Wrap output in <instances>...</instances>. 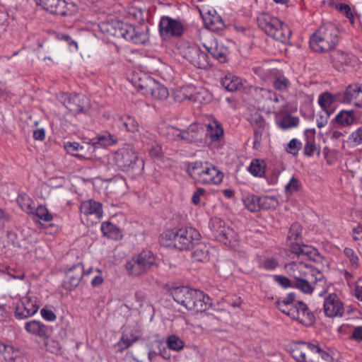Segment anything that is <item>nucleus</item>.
<instances>
[{
  "mask_svg": "<svg viewBox=\"0 0 362 362\" xmlns=\"http://www.w3.org/2000/svg\"><path fill=\"white\" fill-rule=\"evenodd\" d=\"M276 304L281 313L303 326H311L315 322L313 313L305 303L296 299L294 293H290L286 297L279 298Z\"/></svg>",
  "mask_w": 362,
  "mask_h": 362,
  "instance_id": "nucleus-1",
  "label": "nucleus"
},
{
  "mask_svg": "<svg viewBox=\"0 0 362 362\" xmlns=\"http://www.w3.org/2000/svg\"><path fill=\"white\" fill-rule=\"evenodd\" d=\"M276 304L281 313L303 326H311L315 322L313 313L305 303L296 299L294 293H290L286 297L279 298Z\"/></svg>",
  "mask_w": 362,
  "mask_h": 362,
  "instance_id": "nucleus-2",
  "label": "nucleus"
},
{
  "mask_svg": "<svg viewBox=\"0 0 362 362\" xmlns=\"http://www.w3.org/2000/svg\"><path fill=\"white\" fill-rule=\"evenodd\" d=\"M100 28L103 33L118 38H124L135 45H144L148 40V29L141 26L135 27L115 21L103 23Z\"/></svg>",
  "mask_w": 362,
  "mask_h": 362,
  "instance_id": "nucleus-3",
  "label": "nucleus"
},
{
  "mask_svg": "<svg viewBox=\"0 0 362 362\" xmlns=\"http://www.w3.org/2000/svg\"><path fill=\"white\" fill-rule=\"evenodd\" d=\"M199 233L193 228L168 230L160 237V242L166 246H173L179 250H188L200 240Z\"/></svg>",
  "mask_w": 362,
  "mask_h": 362,
  "instance_id": "nucleus-4",
  "label": "nucleus"
},
{
  "mask_svg": "<svg viewBox=\"0 0 362 362\" xmlns=\"http://www.w3.org/2000/svg\"><path fill=\"white\" fill-rule=\"evenodd\" d=\"M170 295L179 304L187 310L194 312H202L206 307V297L204 293L199 290L191 289L187 286H178L170 289Z\"/></svg>",
  "mask_w": 362,
  "mask_h": 362,
  "instance_id": "nucleus-5",
  "label": "nucleus"
},
{
  "mask_svg": "<svg viewBox=\"0 0 362 362\" xmlns=\"http://www.w3.org/2000/svg\"><path fill=\"white\" fill-rule=\"evenodd\" d=\"M339 41V30L332 23L322 25L310 40V48L316 52H325L332 49Z\"/></svg>",
  "mask_w": 362,
  "mask_h": 362,
  "instance_id": "nucleus-6",
  "label": "nucleus"
},
{
  "mask_svg": "<svg viewBox=\"0 0 362 362\" xmlns=\"http://www.w3.org/2000/svg\"><path fill=\"white\" fill-rule=\"evenodd\" d=\"M187 172L194 181L203 185H218L223 178V173L214 165L206 161L190 163Z\"/></svg>",
  "mask_w": 362,
  "mask_h": 362,
  "instance_id": "nucleus-7",
  "label": "nucleus"
},
{
  "mask_svg": "<svg viewBox=\"0 0 362 362\" xmlns=\"http://www.w3.org/2000/svg\"><path fill=\"white\" fill-rule=\"evenodd\" d=\"M258 25L267 35L284 44L289 43L291 31L288 26L276 17L262 13L257 18Z\"/></svg>",
  "mask_w": 362,
  "mask_h": 362,
  "instance_id": "nucleus-8",
  "label": "nucleus"
},
{
  "mask_svg": "<svg viewBox=\"0 0 362 362\" xmlns=\"http://www.w3.org/2000/svg\"><path fill=\"white\" fill-rule=\"evenodd\" d=\"M302 226L300 223L294 222L291 224L286 238V245L291 253L298 257H305L313 259L317 255V251L307 245L302 244Z\"/></svg>",
  "mask_w": 362,
  "mask_h": 362,
  "instance_id": "nucleus-9",
  "label": "nucleus"
},
{
  "mask_svg": "<svg viewBox=\"0 0 362 362\" xmlns=\"http://www.w3.org/2000/svg\"><path fill=\"white\" fill-rule=\"evenodd\" d=\"M133 83L146 96H151L154 99L162 100L166 99L169 95L166 87L145 74H141L138 78L134 77Z\"/></svg>",
  "mask_w": 362,
  "mask_h": 362,
  "instance_id": "nucleus-10",
  "label": "nucleus"
},
{
  "mask_svg": "<svg viewBox=\"0 0 362 362\" xmlns=\"http://www.w3.org/2000/svg\"><path fill=\"white\" fill-rule=\"evenodd\" d=\"M110 163L117 169L129 172L143 166L142 160L139 161L135 151L130 148H121L111 154Z\"/></svg>",
  "mask_w": 362,
  "mask_h": 362,
  "instance_id": "nucleus-11",
  "label": "nucleus"
},
{
  "mask_svg": "<svg viewBox=\"0 0 362 362\" xmlns=\"http://www.w3.org/2000/svg\"><path fill=\"white\" fill-rule=\"evenodd\" d=\"M155 262L156 258L153 252L149 250H143L128 261L125 268L129 275L140 276L149 271Z\"/></svg>",
  "mask_w": 362,
  "mask_h": 362,
  "instance_id": "nucleus-12",
  "label": "nucleus"
},
{
  "mask_svg": "<svg viewBox=\"0 0 362 362\" xmlns=\"http://www.w3.org/2000/svg\"><path fill=\"white\" fill-rule=\"evenodd\" d=\"M35 2L50 13L62 16L71 15L77 9L71 0H35Z\"/></svg>",
  "mask_w": 362,
  "mask_h": 362,
  "instance_id": "nucleus-13",
  "label": "nucleus"
},
{
  "mask_svg": "<svg viewBox=\"0 0 362 362\" xmlns=\"http://www.w3.org/2000/svg\"><path fill=\"white\" fill-rule=\"evenodd\" d=\"M210 228L214 237L226 245H231L238 239V233L233 228L226 226L225 222L218 218L211 219Z\"/></svg>",
  "mask_w": 362,
  "mask_h": 362,
  "instance_id": "nucleus-14",
  "label": "nucleus"
},
{
  "mask_svg": "<svg viewBox=\"0 0 362 362\" xmlns=\"http://www.w3.org/2000/svg\"><path fill=\"white\" fill-rule=\"evenodd\" d=\"M160 37L163 40L181 37L185 31L183 23L169 16H162L158 24Z\"/></svg>",
  "mask_w": 362,
  "mask_h": 362,
  "instance_id": "nucleus-15",
  "label": "nucleus"
},
{
  "mask_svg": "<svg viewBox=\"0 0 362 362\" xmlns=\"http://www.w3.org/2000/svg\"><path fill=\"white\" fill-rule=\"evenodd\" d=\"M39 309L36 298L30 296L23 297L17 303L14 316L18 320H23L34 315Z\"/></svg>",
  "mask_w": 362,
  "mask_h": 362,
  "instance_id": "nucleus-16",
  "label": "nucleus"
},
{
  "mask_svg": "<svg viewBox=\"0 0 362 362\" xmlns=\"http://www.w3.org/2000/svg\"><path fill=\"white\" fill-rule=\"evenodd\" d=\"M64 105L76 114L85 112L90 108L89 99L83 94L66 95Z\"/></svg>",
  "mask_w": 362,
  "mask_h": 362,
  "instance_id": "nucleus-17",
  "label": "nucleus"
},
{
  "mask_svg": "<svg viewBox=\"0 0 362 362\" xmlns=\"http://www.w3.org/2000/svg\"><path fill=\"white\" fill-rule=\"evenodd\" d=\"M324 310L329 317H341L344 313V304L335 293H329L325 298Z\"/></svg>",
  "mask_w": 362,
  "mask_h": 362,
  "instance_id": "nucleus-18",
  "label": "nucleus"
},
{
  "mask_svg": "<svg viewBox=\"0 0 362 362\" xmlns=\"http://www.w3.org/2000/svg\"><path fill=\"white\" fill-rule=\"evenodd\" d=\"M205 135V129L202 124H192L187 129H183L182 138L183 141L189 143L202 142Z\"/></svg>",
  "mask_w": 362,
  "mask_h": 362,
  "instance_id": "nucleus-19",
  "label": "nucleus"
},
{
  "mask_svg": "<svg viewBox=\"0 0 362 362\" xmlns=\"http://www.w3.org/2000/svg\"><path fill=\"white\" fill-rule=\"evenodd\" d=\"M80 212L86 216H94L100 219L103 215V205L99 202L89 199L81 202Z\"/></svg>",
  "mask_w": 362,
  "mask_h": 362,
  "instance_id": "nucleus-20",
  "label": "nucleus"
},
{
  "mask_svg": "<svg viewBox=\"0 0 362 362\" xmlns=\"http://www.w3.org/2000/svg\"><path fill=\"white\" fill-rule=\"evenodd\" d=\"M310 267L303 262H291L286 264L284 269L287 274L297 280L307 276L308 272L310 271Z\"/></svg>",
  "mask_w": 362,
  "mask_h": 362,
  "instance_id": "nucleus-21",
  "label": "nucleus"
},
{
  "mask_svg": "<svg viewBox=\"0 0 362 362\" xmlns=\"http://www.w3.org/2000/svg\"><path fill=\"white\" fill-rule=\"evenodd\" d=\"M204 47L211 57L221 63L227 61L228 51L223 45H219L216 40L205 43Z\"/></svg>",
  "mask_w": 362,
  "mask_h": 362,
  "instance_id": "nucleus-22",
  "label": "nucleus"
},
{
  "mask_svg": "<svg viewBox=\"0 0 362 362\" xmlns=\"http://www.w3.org/2000/svg\"><path fill=\"white\" fill-rule=\"evenodd\" d=\"M25 329L29 334L38 337L41 339L47 338L49 332L48 326L38 320H30L25 322Z\"/></svg>",
  "mask_w": 362,
  "mask_h": 362,
  "instance_id": "nucleus-23",
  "label": "nucleus"
},
{
  "mask_svg": "<svg viewBox=\"0 0 362 362\" xmlns=\"http://www.w3.org/2000/svg\"><path fill=\"white\" fill-rule=\"evenodd\" d=\"M308 362H332L333 358L318 346L310 344Z\"/></svg>",
  "mask_w": 362,
  "mask_h": 362,
  "instance_id": "nucleus-24",
  "label": "nucleus"
},
{
  "mask_svg": "<svg viewBox=\"0 0 362 362\" xmlns=\"http://www.w3.org/2000/svg\"><path fill=\"white\" fill-rule=\"evenodd\" d=\"M83 275L84 269L81 264H77L71 267L66 274L67 281L70 284L69 289L76 288L80 284Z\"/></svg>",
  "mask_w": 362,
  "mask_h": 362,
  "instance_id": "nucleus-25",
  "label": "nucleus"
},
{
  "mask_svg": "<svg viewBox=\"0 0 362 362\" xmlns=\"http://www.w3.org/2000/svg\"><path fill=\"white\" fill-rule=\"evenodd\" d=\"M330 57L334 66L339 69L341 66H353V61L355 60L354 55L345 53L341 50H337L332 52Z\"/></svg>",
  "mask_w": 362,
  "mask_h": 362,
  "instance_id": "nucleus-26",
  "label": "nucleus"
},
{
  "mask_svg": "<svg viewBox=\"0 0 362 362\" xmlns=\"http://www.w3.org/2000/svg\"><path fill=\"white\" fill-rule=\"evenodd\" d=\"M335 101L336 97L329 92H325L320 95L318 98V104L325 112L327 117H329V116L334 112L332 105Z\"/></svg>",
  "mask_w": 362,
  "mask_h": 362,
  "instance_id": "nucleus-27",
  "label": "nucleus"
},
{
  "mask_svg": "<svg viewBox=\"0 0 362 362\" xmlns=\"http://www.w3.org/2000/svg\"><path fill=\"white\" fill-rule=\"evenodd\" d=\"M345 98L349 101L354 100L355 105L362 107V84H354L348 86Z\"/></svg>",
  "mask_w": 362,
  "mask_h": 362,
  "instance_id": "nucleus-28",
  "label": "nucleus"
},
{
  "mask_svg": "<svg viewBox=\"0 0 362 362\" xmlns=\"http://www.w3.org/2000/svg\"><path fill=\"white\" fill-rule=\"evenodd\" d=\"M194 250L192 253V257L194 261L204 262L209 259V247L204 243L198 241V243L192 247Z\"/></svg>",
  "mask_w": 362,
  "mask_h": 362,
  "instance_id": "nucleus-29",
  "label": "nucleus"
},
{
  "mask_svg": "<svg viewBox=\"0 0 362 362\" xmlns=\"http://www.w3.org/2000/svg\"><path fill=\"white\" fill-rule=\"evenodd\" d=\"M221 83L222 86L230 92L238 90L243 86L242 78L230 73L221 79Z\"/></svg>",
  "mask_w": 362,
  "mask_h": 362,
  "instance_id": "nucleus-30",
  "label": "nucleus"
},
{
  "mask_svg": "<svg viewBox=\"0 0 362 362\" xmlns=\"http://www.w3.org/2000/svg\"><path fill=\"white\" fill-rule=\"evenodd\" d=\"M118 141L117 137L111 134L108 132H104L100 134H98L93 140V146L95 148V146L99 145L100 146L107 147L113 144H117Z\"/></svg>",
  "mask_w": 362,
  "mask_h": 362,
  "instance_id": "nucleus-31",
  "label": "nucleus"
},
{
  "mask_svg": "<svg viewBox=\"0 0 362 362\" xmlns=\"http://www.w3.org/2000/svg\"><path fill=\"white\" fill-rule=\"evenodd\" d=\"M310 343H300L291 351L293 358L298 362H308Z\"/></svg>",
  "mask_w": 362,
  "mask_h": 362,
  "instance_id": "nucleus-32",
  "label": "nucleus"
},
{
  "mask_svg": "<svg viewBox=\"0 0 362 362\" xmlns=\"http://www.w3.org/2000/svg\"><path fill=\"white\" fill-rule=\"evenodd\" d=\"M356 120L355 112L353 110H341L335 117L334 121L341 127H349Z\"/></svg>",
  "mask_w": 362,
  "mask_h": 362,
  "instance_id": "nucleus-33",
  "label": "nucleus"
},
{
  "mask_svg": "<svg viewBox=\"0 0 362 362\" xmlns=\"http://www.w3.org/2000/svg\"><path fill=\"white\" fill-rule=\"evenodd\" d=\"M103 235L112 240H119L122 238L120 229L110 222H104L101 225Z\"/></svg>",
  "mask_w": 362,
  "mask_h": 362,
  "instance_id": "nucleus-34",
  "label": "nucleus"
},
{
  "mask_svg": "<svg viewBox=\"0 0 362 362\" xmlns=\"http://www.w3.org/2000/svg\"><path fill=\"white\" fill-rule=\"evenodd\" d=\"M245 206L251 212L260 211V197L253 194H245L243 197Z\"/></svg>",
  "mask_w": 362,
  "mask_h": 362,
  "instance_id": "nucleus-35",
  "label": "nucleus"
},
{
  "mask_svg": "<svg viewBox=\"0 0 362 362\" xmlns=\"http://www.w3.org/2000/svg\"><path fill=\"white\" fill-rule=\"evenodd\" d=\"M208 135L212 141H218L223 135V129L221 123L214 120L207 125V132L205 135Z\"/></svg>",
  "mask_w": 362,
  "mask_h": 362,
  "instance_id": "nucleus-36",
  "label": "nucleus"
},
{
  "mask_svg": "<svg viewBox=\"0 0 362 362\" xmlns=\"http://www.w3.org/2000/svg\"><path fill=\"white\" fill-rule=\"evenodd\" d=\"M119 122L126 131L132 133L139 132V125L135 118L129 115H122L119 117Z\"/></svg>",
  "mask_w": 362,
  "mask_h": 362,
  "instance_id": "nucleus-37",
  "label": "nucleus"
},
{
  "mask_svg": "<svg viewBox=\"0 0 362 362\" xmlns=\"http://www.w3.org/2000/svg\"><path fill=\"white\" fill-rule=\"evenodd\" d=\"M17 202L21 209L28 214H35V206L33 201L28 195L20 194L17 198Z\"/></svg>",
  "mask_w": 362,
  "mask_h": 362,
  "instance_id": "nucleus-38",
  "label": "nucleus"
},
{
  "mask_svg": "<svg viewBox=\"0 0 362 362\" xmlns=\"http://www.w3.org/2000/svg\"><path fill=\"white\" fill-rule=\"evenodd\" d=\"M310 271L308 272L307 276L308 279H310L313 286L315 288L317 286H323L325 283V279L323 274L316 269L315 267L310 266Z\"/></svg>",
  "mask_w": 362,
  "mask_h": 362,
  "instance_id": "nucleus-39",
  "label": "nucleus"
},
{
  "mask_svg": "<svg viewBox=\"0 0 362 362\" xmlns=\"http://www.w3.org/2000/svg\"><path fill=\"white\" fill-rule=\"evenodd\" d=\"M0 354L6 361H12L18 357L19 351L0 341Z\"/></svg>",
  "mask_w": 362,
  "mask_h": 362,
  "instance_id": "nucleus-40",
  "label": "nucleus"
},
{
  "mask_svg": "<svg viewBox=\"0 0 362 362\" xmlns=\"http://www.w3.org/2000/svg\"><path fill=\"white\" fill-rule=\"evenodd\" d=\"M259 267L267 271H274L279 267V260L276 256L264 257L260 260Z\"/></svg>",
  "mask_w": 362,
  "mask_h": 362,
  "instance_id": "nucleus-41",
  "label": "nucleus"
},
{
  "mask_svg": "<svg viewBox=\"0 0 362 362\" xmlns=\"http://www.w3.org/2000/svg\"><path fill=\"white\" fill-rule=\"evenodd\" d=\"M64 148L66 152L80 159L87 158V153H76L77 151H83L85 148L83 145H80L77 142H67L64 144Z\"/></svg>",
  "mask_w": 362,
  "mask_h": 362,
  "instance_id": "nucleus-42",
  "label": "nucleus"
},
{
  "mask_svg": "<svg viewBox=\"0 0 362 362\" xmlns=\"http://www.w3.org/2000/svg\"><path fill=\"white\" fill-rule=\"evenodd\" d=\"M139 337L138 335H134L133 333H129L127 332H124L122 334V336L121 337V339L118 342V346L120 347V351H123L129 346H132V344L136 341L139 339Z\"/></svg>",
  "mask_w": 362,
  "mask_h": 362,
  "instance_id": "nucleus-43",
  "label": "nucleus"
},
{
  "mask_svg": "<svg viewBox=\"0 0 362 362\" xmlns=\"http://www.w3.org/2000/svg\"><path fill=\"white\" fill-rule=\"evenodd\" d=\"M255 122L257 127H254V147L259 146L262 139L263 131L264 129L265 121L262 117L259 116L255 119Z\"/></svg>",
  "mask_w": 362,
  "mask_h": 362,
  "instance_id": "nucleus-44",
  "label": "nucleus"
},
{
  "mask_svg": "<svg viewBox=\"0 0 362 362\" xmlns=\"http://www.w3.org/2000/svg\"><path fill=\"white\" fill-rule=\"evenodd\" d=\"M248 170L252 175L262 177L265 173L264 162L259 159H255L251 162Z\"/></svg>",
  "mask_w": 362,
  "mask_h": 362,
  "instance_id": "nucleus-45",
  "label": "nucleus"
},
{
  "mask_svg": "<svg viewBox=\"0 0 362 362\" xmlns=\"http://www.w3.org/2000/svg\"><path fill=\"white\" fill-rule=\"evenodd\" d=\"M298 122L299 119L298 117L286 115L277 121V124L282 129H288L298 126Z\"/></svg>",
  "mask_w": 362,
  "mask_h": 362,
  "instance_id": "nucleus-46",
  "label": "nucleus"
},
{
  "mask_svg": "<svg viewBox=\"0 0 362 362\" xmlns=\"http://www.w3.org/2000/svg\"><path fill=\"white\" fill-rule=\"evenodd\" d=\"M290 86V81L284 76H276L272 82L273 88L280 92H287Z\"/></svg>",
  "mask_w": 362,
  "mask_h": 362,
  "instance_id": "nucleus-47",
  "label": "nucleus"
},
{
  "mask_svg": "<svg viewBox=\"0 0 362 362\" xmlns=\"http://www.w3.org/2000/svg\"><path fill=\"white\" fill-rule=\"evenodd\" d=\"M293 287L305 293H311L315 289L310 279H308V277L300 278L296 280Z\"/></svg>",
  "mask_w": 362,
  "mask_h": 362,
  "instance_id": "nucleus-48",
  "label": "nucleus"
},
{
  "mask_svg": "<svg viewBox=\"0 0 362 362\" xmlns=\"http://www.w3.org/2000/svg\"><path fill=\"white\" fill-rule=\"evenodd\" d=\"M279 204L277 199L274 196L260 197V210L275 209Z\"/></svg>",
  "mask_w": 362,
  "mask_h": 362,
  "instance_id": "nucleus-49",
  "label": "nucleus"
},
{
  "mask_svg": "<svg viewBox=\"0 0 362 362\" xmlns=\"http://www.w3.org/2000/svg\"><path fill=\"white\" fill-rule=\"evenodd\" d=\"M199 51L200 48L196 45L189 46L183 51V57L193 65Z\"/></svg>",
  "mask_w": 362,
  "mask_h": 362,
  "instance_id": "nucleus-50",
  "label": "nucleus"
},
{
  "mask_svg": "<svg viewBox=\"0 0 362 362\" xmlns=\"http://www.w3.org/2000/svg\"><path fill=\"white\" fill-rule=\"evenodd\" d=\"M344 255L346 258L349 259L352 268L358 269L359 267V258L356 252L352 248L345 247L344 250Z\"/></svg>",
  "mask_w": 362,
  "mask_h": 362,
  "instance_id": "nucleus-51",
  "label": "nucleus"
},
{
  "mask_svg": "<svg viewBox=\"0 0 362 362\" xmlns=\"http://www.w3.org/2000/svg\"><path fill=\"white\" fill-rule=\"evenodd\" d=\"M193 65L199 69H207L210 66L208 54L200 49Z\"/></svg>",
  "mask_w": 362,
  "mask_h": 362,
  "instance_id": "nucleus-52",
  "label": "nucleus"
},
{
  "mask_svg": "<svg viewBox=\"0 0 362 362\" xmlns=\"http://www.w3.org/2000/svg\"><path fill=\"white\" fill-rule=\"evenodd\" d=\"M45 341V346L47 351L57 354L59 353L61 350V344L58 341L54 340L53 339L47 338L44 339Z\"/></svg>",
  "mask_w": 362,
  "mask_h": 362,
  "instance_id": "nucleus-53",
  "label": "nucleus"
},
{
  "mask_svg": "<svg viewBox=\"0 0 362 362\" xmlns=\"http://www.w3.org/2000/svg\"><path fill=\"white\" fill-rule=\"evenodd\" d=\"M167 344L173 351H180L184 347L183 341L177 336L171 335L168 338Z\"/></svg>",
  "mask_w": 362,
  "mask_h": 362,
  "instance_id": "nucleus-54",
  "label": "nucleus"
},
{
  "mask_svg": "<svg viewBox=\"0 0 362 362\" xmlns=\"http://www.w3.org/2000/svg\"><path fill=\"white\" fill-rule=\"evenodd\" d=\"M335 8L341 14L344 15L350 21L351 24H354V16L349 5L345 4H336Z\"/></svg>",
  "mask_w": 362,
  "mask_h": 362,
  "instance_id": "nucleus-55",
  "label": "nucleus"
},
{
  "mask_svg": "<svg viewBox=\"0 0 362 362\" xmlns=\"http://www.w3.org/2000/svg\"><path fill=\"white\" fill-rule=\"evenodd\" d=\"M39 218L44 221H50L53 219V217L51 214L49 213L47 209L42 206L40 205L35 209V214Z\"/></svg>",
  "mask_w": 362,
  "mask_h": 362,
  "instance_id": "nucleus-56",
  "label": "nucleus"
},
{
  "mask_svg": "<svg viewBox=\"0 0 362 362\" xmlns=\"http://www.w3.org/2000/svg\"><path fill=\"white\" fill-rule=\"evenodd\" d=\"M207 23L211 30H223L225 28L221 17L216 15H213Z\"/></svg>",
  "mask_w": 362,
  "mask_h": 362,
  "instance_id": "nucleus-57",
  "label": "nucleus"
},
{
  "mask_svg": "<svg viewBox=\"0 0 362 362\" xmlns=\"http://www.w3.org/2000/svg\"><path fill=\"white\" fill-rule=\"evenodd\" d=\"M255 90H258V88H255ZM259 90L262 93V95L266 96L268 99L272 101H274L276 103L280 102L281 100H284L282 96L279 95L275 92L265 89V88H259Z\"/></svg>",
  "mask_w": 362,
  "mask_h": 362,
  "instance_id": "nucleus-58",
  "label": "nucleus"
},
{
  "mask_svg": "<svg viewBox=\"0 0 362 362\" xmlns=\"http://www.w3.org/2000/svg\"><path fill=\"white\" fill-rule=\"evenodd\" d=\"M273 279L276 283L284 288L293 287L291 281L286 276L282 275H274Z\"/></svg>",
  "mask_w": 362,
  "mask_h": 362,
  "instance_id": "nucleus-59",
  "label": "nucleus"
},
{
  "mask_svg": "<svg viewBox=\"0 0 362 362\" xmlns=\"http://www.w3.org/2000/svg\"><path fill=\"white\" fill-rule=\"evenodd\" d=\"M301 143L296 139H292L288 144L287 152L296 156L300 149Z\"/></svg>",
  "mask_w": 362,
  "mask_h": 362,
  "instance_id": "nucleus-60",
  "label": "nucleus"
},
{
  "mask_svg": "<svg viewBox=\"0 0 362 362\" xmlns=\"http://www.w3.org/2000/svg\"><path fill=\"white\" fill-rule=\"evenodd\" d=\"M300 185L297 178L293 177L289 182L285 186V191L286 193L293 194L298 190Z\"/></svg>",
  "mask_w": 362,
  "mask_h": 362,
  "instance_id": "nucleus-61",
  "label": "nucleus"
},
{
  "mask_svg": "<svg viewBox=\"0 0 362 362\" xmlns=\"http://www.w3.org/2000/svg\"><path fill=\"white\" fill-rule=\"evenodd\" d=\"M149 154L153 158H160L163 156L161 146L158 144L152 145L149 150Z\"/></svg>",
  "mask_w": 362,
  "mask_h": 362,
  "instance_id": "nucleus-62",
  "label": "nucleus"
},
{
  "mask_svg": "<svg viewBox=\"0 0 362 362\" xmlns=\"http://www.w3.org/2000/svg\"><path fill=\"white\" fill-rule=\"evenodd\" d=\"M316 150L314 140H308L304 146V154L307 156H312Z\"/></svg>",
  "mask_w": 362,
  "mask_h": 362,
  "instance_id": "nucleus-63",
  "label": "nucleus"
},
{
  "mask_svg": "<svg viewBox=\"0 0 362 362\" xmlns=\"http://www.w3.org/2000/svg\"><path fill=\"white\" fill-rule=\"evenodd\" d=\"M40 313H41L42 317L45 320L49 321V322H53L57 318L56 315L54 313V312L52 310H51L49 309H47L45 308H43L40 310Z\"/></svg>",
  "mask_w": 362,
  "mask_h": 362,
  "instance_id": "nucleus-64",
  "label": "nucleus"
}]
</instances>
